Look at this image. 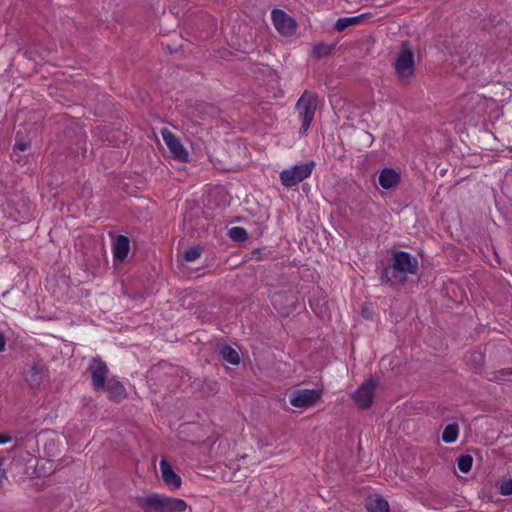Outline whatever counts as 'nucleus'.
I'll return each mask as SVG.
<instances>
[{
    "label": "nucleus",
    "mask_w": 512,
    "mask_h": 512,
    "mask_svg": "<svg viewBox=\"0 0 512 512\" xmlns=\"http://www.w3.org/2000/svg\"><path fill=\"white\" fill-rule=\"evenodd\" d=\"M401 180L400 173L395 171L393 168H384L378 178L379 185L385 189L389 190L396 186Z\"/></svg>",
    "instance_id": "15"
},
{
    "label": "nucleus",
    "mask_w": 512,
    "mask_h": 512,
    "mask_svg": "<svg viewBox=\"0 0 512 512\" xmlns=\"http://www.w3.org/2000/svg\"><path fill=\"white\" fill-rule=\"evenodd\" d=\"M271 18L275 29L281 36L292 37L296 34L297 21L284 10L274 8L271 12Z\"/></svg>",
    "instance_id": "7"
},
{
    "label": "nucleus",
    "mask_w": 512,
    "mask_h": 512,
    "mask_svg": "<svg viewBox=\"0 0 512 512\" xmlns=\"http://www.w3.org/2000/svg\"><path fill=\"white\" fill-rule=\"evenodd\" d=\"M202 248L199 246H192L184 252L183 258L187 262L195 261L200 257Z\"/></svg>",
    "instance_id": "25"
},
{
    "label": "nucleus",
    "mask_w": 512,
    "mask_h": 512,
    "mask_svg": "<svg viewBox=\"0 0 512 512\" xmlns=\"http://www.w3.org/2000/svg\"><path fill=\"white\" fill-rule=\"evenodd\" d=\"M394 66L400 82L408 84L415 74V61L414 53L408 47L407 43L402 44V48L396 58Z\"/></svg>",
    "instance_id": "4"
},
{
    "label": "nucleus",
    "mask_w": 512,
    "mask_h": 512,
    "mask_svg": "<svg viewBox=\"0 0 512 512\" xmlns=\"http://www.w3.org/2000/svg\"><path fill=\"white\" fill-rule=\"evenodd\" d=\"M265 228H266V226L264 225V223L258 224V227H257L258 236L262 235Z\"/></svg>",
    "instance_id": "33"
},
{
    "label": "nucleus",
    "mask_w": 512,
    "mask_h": 512,
    "mask_svg": "<svg viewBox=\"0 0 512 512\" xmlns=\"http://www.w3.org/2000/svg\"><path fill=\"white\" fill-rule=\"evenodd\" d=\"M136 502L143 512H184L188 508L183 499L158 493L137 497Z\"/></svg>",
    "instance_id": "2"
},
{
    "label": "nucleus",
    "mask_w": 512,
    "mask_h": 512,
    "mask_svg": "<svg viewBox=\"0 0 512 512\" xmlns=\"http://www.w3.org/2000/svg\"><path fill=\"white\" fill-rule=\"evenodd\" d=\"M322 396V391L318 389H297L291 393L289 402L297 408L313 407Z\"/></svg>",
    "instance_id": "9"
},
{
    "label": "nucleus",
    "mask_w": 512,
    "mask_h": 512,
    "mask_svg": "<svg viewBox=\"0 0 512 512\" xmlns=\"http://www.w3.org/2000/svg\"><path fill=\"white\" fill-rule=\"evenodd\" d=\"M314 294H321V295H322V294H323V291H322L321 289H319V288H318V289L314 292Z\"/></svg>",
    "instance_id": "34"
},
{
    "label": "nucleus",
    "mask_w": 512,
    "mask_h": 512,
    "mask_svg": "<svg viewBox=\"0 0 512 512\" xmlns=\"http://www.w3.org/2000/svg\"><path fill=\"white\" fill-rule=\"evenodd\" d=\"M160 471L163 482L167 487L173 490L179 489L181 487V477L175 473L172 465L166 459H162L160 461Z\"/></svg>",
    "instance_id": "11"
},
{
    "label": "nucleus",
    "mask_w": 512,
    "mask_h": 512,
    "mask_svg": "<svg viewBox=\"0 0 512 512\" xmlns=\"http://www.w3.org/2000/svg\"><path fill=\"white\" fill-rule=\"evenodd\" d=\"M336 48V44H328L324 42L317 43L313 46L311 56L314 59H322L328 57Z\"/></svg>",
    "instance_id": "18"
},
{
    "label": "nucleus",
    "mask_w": 512,
    "mask_h": 512,
    "mask_svg": "<svg viewBox=\"0 0 512 512\" xmlns=\"http://www.w3.org/2000/svg\"><path fill=\"white\" fill-rule=\"evenodd\" d=\"M499 493L504 496L512 494V478L504 480L499 487Z\"/></svg>",
    "instance_id": "27"
},
{
    "label": "nucleus",
    "mask_w": 512,
    "mask_h": 512,
    "mask_svg": "<svg viewBox=\"0 0 512 512\" xmlns=\"http://www.w3.org/2000/svg\"><path fill=\"white\" fill-rule=\"evenodd\" d=\"M369 17V13H363L357 16L339 18L335 23V30L342 32L350 26L362 23Z\"/></svg>",
    "instance_id": "17"
},
{
    "label": "nucleus",
    "mask_w": 512,
    "mask_h": 512,
    "mask_svg": "<svg viewBox=\"0 0 512 512\" xmlns=\"http://www.w3.org/2000/svg\"><path fill=\"white\" fill-rule=\"evenodd\" d=\"M365 508L368 512H390L388 501L381 495L368 497L365 502Z\"/></svg>",
    "instance_id": "16"
},
{
    "label": "nucleus",
    "mask_w": 512,
    "mask_h": 512,
    "mask_svg": "<svg viewBox=\"0 0 512 512\" xmlns=\"http://www.w3.org/2000/svg\"><path fill=\"white\" fill-rule=\"evenodd\" d=\"M314 167L315 162L310 160L303 164L294 165L290 169L283 170L280 173L282 185L287 188L297 185L311 175Z\"/></svg>",
    "instance_id": "5"
},
{
    "label": "nucleus",
    "mask_w": 512,
    "mask_h": 512,
    "mask_svg": "<svg viewBox=\"0 0 512 512\" xmlns=\"http://www.w3.org/2000/svg\"><path fill=\"white\" fill-rule=\"evenodd\" d=\"M419 271L418 259L409 252L396 250L391 254L387 265L383 266L379 274L381 285L398 290L408 282L409 275H417Z\"/></svg>",
    "instance_id": "1"
},
{
    "label": "nucleus",
    "mask_w": 512,
    "mask_h": 512,
    "mask_svg": "<svg viewBox=\"0 0 512 512\" xmlns=\"http://www.w3.org/2000/svg\"><path fill=\"white\" fill-rule=\"evenodd\" d=\"M317 103L318 96L307 91H305L298 99L296 103V110L298 111L301 119V127L299 129L300 135H304L308 131L315 116Z\"/></svg>",
    "instance_id": "3"
},
{
    "label": "nucleus",
    "mask_w": 512,
    "mask_h": 512,
    "mask_svg": "<svg viewBox=\"0 0 512 512\" xmlns=\"http://www.w3.org/2000/svg\"><path fill=\"white\" fill-rule=\"evenodd\" d=\"M205 391H209L210 393H217L218 392V382L216 381H208L206 382V389L203 388Z\"/></svg>",
    "instance_id": "29"
},
{
    "label": "nucleus",
    "mask_w": 512,
    "mask_h": 512,
    "mask_svg": "<svg viewBox=\"0 0 512 512\" xmlns=\"http://www.w3.org/2000/svg\"><path fill=\"white\" fill-rule=\"evenodd\" d=\"M11 441V436L0 433V444H4Z\"/></svg>",
    "instance_id": "32"
},
{
    "label": "nucleus",
    "mask_w": 512,
    "mask_h": 512,
    "mask_svg": "<svg viewBox=\"0 0 512 512\" xmlns=\"http://www.w3.org/2000/svg\"><path fill=\"white\" fill-rule=\"evenodd\" d=\"M219 354L229 364L238 365L240 363L238 352L228 344H223L219 347Z\"/></svg>",
    "instance_id": "19"
},
{
    "label": "nucleus",
    "mask_w": 512,
    "mask_h": 512,
    "mask_svg": "<svg viewBox=\"0 0 512 512\" xmlns=\"http://www.w3.org/2000/svg\"><path fill=\"white\" fill-rule=\"evenodd\" d=\"M252 259L258 261L273 259V252L265 248H256L252 251Z\"/></svg>",
    "instance_id": "26"
},
{
    "label": "nucleus",
    "mask_w": 512,
    "mask_h": 512,
    "mask_svg": "<svg viewBox=\"0 0 512 512\" xmlns=\"http://www.w3.org/2000/svg\"><path fill=\"white\" fill-rule=\"evenodd\" d=\"M459 435V426L457 423L448 424L442 432V440L445 443L451 444L455 442Z\"/></svg>",
    "instance_id": "21"
},
{
    "label": "nucleus",
    "mask_w": 512,
    "mask_h": 512,
    "mask_svg": "<svg viewBox=\"0 0 512 512\" xmlns=\"http://www.w3.org/2000/svg\"><path fill=\"white\" fill-rule=\"evenodd\" d=\"M457 467L462 472L467 474L470 472L473 464V457L470 454H462L457 460Z\"/></svg>",
    "instance_id": "22"
},
{
    "label": "nucleus",
    "mask_w": 512,
    "mask_h": 512,
    "mask_svg": "<svg viewBox=\"0 0 512 512\" xmlns=\"http://www.w3.org/2000/svg\"><path fill=\"white\" fill-rule=\"evenodd\" d=\"M161 134L173 158L182 162L187 161L189 153L181 143L180 139L167 128H164Z\"/></svg>",
    "instance_id": "10"
},
{
    "label": "nucleus",
    "mask_w": 512,
    "mask_h": 512,
    "mask_svg": "<svg viewBox=\"0 0 512 512\" xmlns=\"http://www.w3.org/2000/svg\"><path fill=\"white\" fill-rule=\"evenodd\" d=\"M30 144H31L30 141L19 140L15 143L14 149L24 151L30 147Z\"/></svg>",
    "instance_id": "30"
},
{
    "label": "nucleus",
    "mask_w": 512,
    "mask_h": 512,
    "mask_svg": "<svg viewBox=\"0 0 512 512\" xmlns=\"http://www.w3.org/2000/svg\"><path fill=\"white\" fill-rule=\"evenodd\" d=\"M309 301V305L311 307V309L313 310V312L315 314H320L321 311H322V305L320 303V299L317 298V299H313L311 296L309 297L308 299Z\"/></svg>",
    "instance_id": "28"
},
{
    "label": "nucleus",
    "mask_w": 512,
    "mask_h": 512,
    "mask_svg": "<svg viewBox=\"0 0 512 512\" xmlns=\"http://www.w3.org/2000/svg\"><path fill=\"white\" fill-rule=\"evenodd\" d=\"M229 237L235 242H242L247 239V231L243 227L235 226L229 229Z\"/></svg>",
    "instance_id": "23"
},
{
    "label": "nucleus",
    "mask_w": 512,
    "mask_h": 512,
    "mask_svg": "<svg viewBox=\"0 0 512 512\" xmlns=\"http://www.w3.org/2000/svg\"><path fill=\"white\" fill-rule=\"evenodd\" d=\"M512 375V368H504L498 371H494L491 373V377L488 379L490 381L498 382L504 381L506 377Z\"/></svg>",
    "instance_id": "24"
},
{
    "label": "nucleus",
    "mask_w": 512,
    "mask_h": 512,
    "mask_svg": "<svg viewBox=\"0 0 512 512\" xmlns=\"http://www.w3.org/2000/svg\"><path fill=\"white\" fill-rule=\"evenodd\" d=\"M466 361L471 368L480 370L485 364V354L481 351H472L466 356Z\"/></svg>",
    "instance_id": "20"
},
{
    "label": "nucleus",
    "mask_w": 512,
    "mask_h": 512,
    "mask_svg": "<svg viewBox=\"0 0 512 512\" xmlns=\"http://www.w3.org/2000/svg\"><path fill=\"white\" fill-rule=\"evenodd\" d=\"M130 251V239L125 235H118L113 243L115 261L124 262Z\"/></svg>",
    "instance_id": "13"
},
{
    "label": "nucleus",
    "mask_w": 512,
    "mask_h": 512,
    "mask_svg": "<svg viewBox=\"0 0 512 512\" xmlns=\"http://www.w3.org/2000/svg\"><path fill=\"white\" fill-rule=\"evenodd\" d=\"M6 337L5 334L0 330V353L5 351Z\"/></svg>",
    "instance_id": "31"
},
{
    "label": "nucleus",
    "mask_w": 512,
    "mask_h": 512,
    "mask_svg": "<svg viewBox=\"0 0 512 512\" xmlns=\"http://www.w3.org/2000/svg\"><path fill=\"white\" fill-rule=\"evenodd\" d=\"M88 371L91 374L92 387L95 391L105 389L107 383L109 369L107 364L99 357H93L89 363Z\"/></svg>",
    "instance_id": "8"
},
{
    "label": "nucleus",
    "mask_w": 512,
    "mask_h": 512,
    "mask_svg": "<svg viewBox=\"0 0 512 512\" xmlns=\"http://www.w3.org/2000/svg\"><path fill=\"white\" fill-rule=\"evenodd\" d=\"M103 391H106L108 399L115 403H120L127 398L126 388L115 377H112L107 381Z\"/></svg>",
    "instance_id": "12"
},
{
    "label": "nucleus",
    "mask_w": 512,
    "mask_h": 512,
    "mask_svg": "<svg viewBox=\"0 0 512 512\" xmlns=\"http://www.w3.org/2000/svg\"><path fill=\"white\" fill-rule=\"evenodd\" d=\"M44 372H45L44 365H42L38 362H34L31 365L30 369L25 373V381L28 383V385L31 388L36 389L42 383V380L44 377Z\"/></svg>",
    "instance_id": "14"
},
{
    "label": "nucleus",
    "mask_w": 512,
    "mask_h": 512,
    "mask_svg": "<svg viewBox=\"0 0 512 512\" xmlns=\"http://www.w3.org/2000/svg\"><path fill=\"white\" fill-rule=\"evenodd\" d=\"M378 384L376 378L365 380L352 394L355 404L362 410L369 409L375 398V390Z\"/></svg>",
    "instance_id": "6"
}]
</instances>
